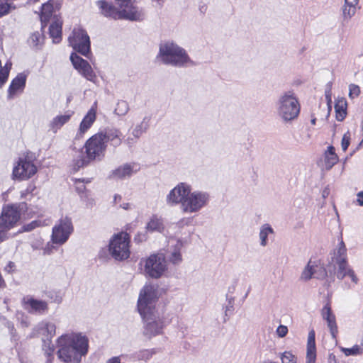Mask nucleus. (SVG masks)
I'll list each match as a JSON object with an SVG mask.
<instances>
[{"label":"nucleus","instance_id":"obj_11","mask_svg":"<svg viewBox=\"0 0 363 363\" xmlns=\"http://www.w3.org/2000/svg\"><path fill=\"white\" fill-rule=\"evenodd\" d=\"M74 228L70 218L64 217L60 219L52 228L51 240L52 243L62 245L69 239Z\"/></svg>","mask_w":363,"mask_h":363},{"label":"nucleus","instance_id":"obj_16","mask_svg":"<svg viewBox=\"0 0 363 363\" xmlns=\"http://www.w3.org/2000/svg\"><path fill=\"white\" fill-rule=\"evenodd\" d=\"M35 332L42 337L44 342L50 343L51 339L55 335L56 325L51 322L42 321L35 328Z\"/></svg>","mask_w":363,"mask_h":363},{"label":"nucleus","instance_id":"obj_29","mask_svg":"<svg viewBox=\"0 0 363 363\" xmlns=\"http://www.w3.org/2000/svg\"><path fill=\"white\" fill-rule=\"evenodd\" d=\"M333 261L335 264L347 261V248L342 240H341L334 250Z\"/></svg>","mask_w":363,"mask_h":363},{"label":"nucleus","instance_id":"obj_53","mask_svg":"<svg viewBox=\"0 0 363 363\" xmlns=\"http://www.w3.org/2000/svg\"><path fill=\"white\" fill-rule=\"evenodd\" d=\"M52 352H53V350H50V351L49 352H48V357H47V360H46L45 363H52V361L54 359Z\"/></svg>","mask_w":363,"mask_h":363},{"label":"nucleus","instance_id":"obj_18","mask_svg":"<svg viewBox=\"0 0 363 363\" xmlns=\"http://www.w3.org/2000/svg\"><path fill=\"white\" fill-rule=\"evenodd\" d=\"M334 267L335 274L338 279L342 280L345 277H349L352 282L357 284L359 279L347 261L335 264Z\"/></svg>","mask_w":363,"mask_h":363},{"label":"nucleus","instance_id":"obj_20","mask_svg":"<svg viewBox=\"0 0 363 363\" xmlns=\"http://www.w3.org/2000/svg\"><path fill=\"white\" fill-rule=\"evenodd\" d=\"M96 117V103L91 107L82 119L78 130L77 135H84L92 125Z\"/></svg>","mask_w":363,"mask_h":363},{"label":"nucleus","instance_id":"obj_47","mask_svg":"<svg viewBox=\"0 0 363 363\" xmlns=\"http://www.w3.org/2000/svg\"><path fill=\"white\" fill-rule=\"evenodd\" d=\"M9 230L4 229V227L0 225V243L9 238Z\"/></svg>","mask_w":363,"mask_h":363},{"label":"nucleus","instance_id":"obj_59","mask_svg":"<svg viewBox=\"0 0 363 363\" xmlns=\"http://www.w3.org/2000/svg\"><path fill=\"white\" fill-rule=\"evenodd\" d=\"M310 137H311V135L308 134V135H307L308 139H309V138H310Z\"/></svg>","mask_w":363,"mask_h":363},{"label":"nucleus","instance_id":"obj_13","mask_svg":"<svg viewBox=\"0 0 363 363\" xmlns=\"http://www.w3.org/2000/svg\"><path fill=\"white\" fill-rule=\"evenodd\" d=\"M37 172V167L28 157L20 158L17 165L13 167V176L19 179H28Z\"/></svg>","mask_w":363,"mask_h":363},{"label":"nucleus","instance_id":"obj_19","mask_svg":"<svg viewBox=\"0 0 363 363\" xmlns=\"http://www.w3.org/2000/svg\"><path fill=\"white\" fill-rule=\"evenodd\" d=\"M321 315L323 320L327 323V325L330 330L333 338H336L338 333L337 325L336 323L335 315L333 313L329 303H327L321 311Z\"/></svg>","mask_w":363,"mask_h":363},{"label":"nucleus","instance_id":"obj_26","mask_svg":"<svg viewBox=\"0 0 363 363\" xmlns=\"http://www.w3.org/2000/svg\"><path fill=\"white\" fill-rule=\"evenodd\" d=\"M172 242L175 243L171 246L172 249H171L170 254L168 257L169 261L174 265H178L182 262L181 250L183 247V243L180 240H172Z\"/></svg>","mask_w":363,"mask_h":363},{"label":"nucleus","instance_id":"obj_27","mask_svg":"<svg viewBox=\"0 0 363 363\" xmlns=\"http://www.w3.org/2000/svg\"><path fill=\"white\" fill-rule=\"evenodd\" d=\"M26 77L23 74H18L11 82L9 88V98L11 99L18 90L24 88Z\"/></svg>","mask_w":363,"mask_h":363},{"label":"nucleus","instance_id":"obj_58","mask_svg":"<svg viewBox=\"0 0 363 363\" xmlns=\"http://www.w3.org/2000/svg\"><path fill=\"white\" fill-rule=\"evenodd\" d=\"M315 121H316V118H313L311 119V122L313 125H315Z\"/></svg>","mask_w":363,"mask_h":363},{"label":"nucleus","instance_id":"obj_8","mask_svg":"<svg viewBox=\"0 0 363 363\" xmlns=\"http://www.w3.org/2000/svg\"><path fill=\"white\" fill-rule=\"evenodd\" d=\"M140 264L146 277L157 279L163 277L168 269L165 255L163 253H153L142 259Z\"/></svg>","mask_w":363,"mask_h":363},{"label":"nucleus","instance_id":"obj_6","mask_svg":"<svg viewBox=\"0 0 363 363\" xmlns=\"http://www.w3.org/2000/svg\"><path fill=\"white\" fill-rule=\"evenodd\" d=\"M96 5L99 9V13L105 17L113 19H126L130 21H141L143 19L144 14L138 8L125 7L117 9L105 0L96 1Z\"/></svg>","mask_w":363,"mask_h":363},{"label":"nucleus","instance_id":"obj_55","mask_svg":"<svg viewBox=\"0 0 363 363\" xmlns=\"http://www.w3.org/2000/svg\"><path fill=\"white\" fill-rule=\"evenodd\" d=\"M121 199H122L121 196L116 194L114 196L113 203L115 204H117L121 201Z\"/></svg>","mask_w":363,"mask_h":363},{"label":"nucleus","instance_id":"obj_40","mask_svg":"<svg viewBox=\"0 0 363 363\" xmlns=\"http://www.w3.org/2000/svg\"><path fill=\"white\" fill-rule=\"evenodd\" d=\"M344 353L347 355H356L362 352V349L359 345H354L351 348L343 349Z\"/></svg>","mask_w":363,"mask_h":363},{"label":"nucleus","instance_id":"obj_49","mask_svg":"<svg viewBox=\"0 0 363 363\" xmlns=\"http://www.w3.org/2000/svg\"><path fill=\"white\" fill-rule=\"evenodd\" d=\"M137 242H142L147 240V235L145 233H138L134 238Z\"/></svg>","mask_w":363,"mask_h":363},{"label":"nucleus","instance_id":"obj_9","mask_svg":"<svg viewBox=\"0 0 363 363\" xmlns=\"http://www.w3.org/2000/svg\"><path fill=\"white\" fill-rule=\"evenodd\" d=\"M130 236L126 233L115 235L109 243V252L117 260L126 259L130 256Z\"/></svg>","mask_w":363,"mask_h":363},{"label":"nucleus","instance_id":"obj_22","mask_svg":"<svg viewBox=\"0 0 363 363\" xmlns=\"http://www.w3.org/2000/svg\"><path fill=\"white\" fill-rule=\"evenodd\" d=\"M49 27L50 37L52 39L54 43H58L62 40V21L60 16H55L53 21H50Z\"/></svg>","mask_w":363,"mask_h":363},{"label":"nucleus","instance_id":"obj_42","mask_svg":"<svg viewBox=\"0 0 363 363\" xmlns=\"http://www.w3.org/2000/svg\"><path fill=\"white\" fill-rule=\"evenodd\" d=\"M74 187H75L76 191L79 194H84L86 190V186L84 185V180L75 179L74 180Z\"/></svg>","mask_w":363,"mask_h":363},{"label":"nucleus","instance_id":"obj_23","mask_svg":"<svg viewBox=\"0 0 363 363\" xmlns=\"http://www.w3.org/2000/svg\"><path fill=\"white\" fill-rule=\"evenodd\" d=\"M358 4L359 0H344V4L342 6L343 22L348 23L355 15Z\"/></svg>","mask_w":363,"mask_h":363},{"label":"nucleus","instance_id":"obj_43","mask_svg":"<svg viewBox=\"0 0 363 363\" xmlns=\"http://www.w3.org/2000/svg\"><path fill=\"white\" fill-rule=\"evenodd\" d=\"M276 333L279 337H284L288 333V328L286 325H280L277 328Z\"/></svg>","mask_w":363,"mask_h":363},{"label":"nucleus","instance_id":"obj_32","mask_svg":"<svg viewBox=\"0 0 363 363\" xmlns=\"http://www.w3.org/2000/svg\"><path fill=\"white\" fill-rule=\"evenodd\" d=\"M338 162V157L335 152V147L329 146L325 153V165L326 169H330Z\"/></svg>","mask_w":363,"mask_h":363},{"label":"nucleus","instance_id":"obj_5","mask_svg":"<svg viewBox=\"0 0 363 363\" xmlns=\"http://www.w3.org/2000/svg\"><path fill=\"white\" fill-rule=\"evenodd\" d=\"M86 156L82 152H79L74 160V169L79 170L87 165L90 161L101 160L104 156L106 149V142L102 140V135L96 133L86 140L84 145Z\"/></svg>","mask_w":363,"mask_h":363},{"label":"nucleus","instance_id":"obj_2","mask_svg":"<svg viewBox=\"0 0 363 363\" xmlns=\"http://www.w3.org/2000/svg\"><path fill=\"white\" fill-rule=\"evenodd\" d=\"M211 201L209 192L204 190H193L188 182H179L169 191L166 196V203L169 206L179 205L182 213L193 214L200 212Z\"/></svg>","mask_w":363,"mask_h":363},{"label":"nucleus","instance_id":"obj_38","mask_svg":"<svg viewBox=\"0 0 363 363\" xmlns=\"http://www.w3.org/2000/svg\"><path fill=\"white\" fill-rule=\"evenodd\" d=\"M282 363H296L297 359L291 352L286 351L281 354Z\"/></svg>","mask_w":363,"mask_h":363},{"label":"nucleus","instance_id":"obj_35","mask_svg":"<svg viewBox=\"0 0 363 363\" xmlns=\"http://www.w3.org/2000/svg\"><path fill=\"white\" fill-rule=\"evenodd\" d=\"M315 267L316 265L315 264V263L310 260L306 265V267L303 268L300 276V280L303 281H307L310 280L313 277V275L315 274Z\"/></svg>","mask_w":363,"mask_h":363},{"label":"nucleus","instance_id":"obj_54","mask_svg":"<svg viewBox=\"0 0 363 363\" xmlns=\"http://www.w3.org/2000/svg\"><path fill=\"white\" fill-rule=\"evenodd\" d=\"M233 308V303L229 301L228 304L225 306V315L228 316V311H231Z\"/></svg>","mask_w":363,"mask_h":363},{"label":"nucleus","instance_id":"obj_46","mask_svg":"<svg viewBox=\"0 0 363 363\" xmlns=\"http://www.w3.org/2000/svg\"><path fill=\"white\" fill-rule=\"evenodd\" d=\"M118 2L119 6L121 8L125 7L128 9L129 8H137L136 6H133L131 0H116Z\"/></svg>","mask_w":363,"mask_h":363},{"label":"nucleus","instance_id":"obj_1","mask_svg":"<svg viewBox=\"0 0 363 363\" xmlns=\"http://www.w3.org/2000/svg\"><path fill=\"white\" fill-rule=\"evenodd\" d=\"M157 286L148 284L140 290L138 300V311L143 320V335L150 339L162 333L164 321L155 308Z\"/></svg>","mask_w":363,"mask_h":363},{"label":"nucleus","instance_id":"obj_4","mask_svg":"<svg viewBox=\"0 0 363 363\" xmlns=\"http://www.w3.org/2000/svg\"><path fill=\"white\" fill-rule=\"evenodd\" d=\"M157 60L165 65L175 67H186L195 65L186 50L172 40L160 44Z\"/></svg>","mask_w":363,"mask_h":363},{"label":"nucleus","instance_id":"obj_14","mask_svg":"<svg viewBox=\"0 0 363 363\" xmlns=\"http://www.w3.org/2000/svg\"><path fill=\"white\" fill-rule=\"evenodd\" d=\"M70 60L78 72L85 77L87 80L94 82L96 78V74L92 69L90 64L76 53H72Z\"/></svg>","mask_w":363,"mask_h":363},{"label":"nucleus","instance_id":"obj_41","mask_svg":"<svg viewBox=\"0 0 363 363\" xmlns=\"http://www.w3.org/2000/svg\"><path fill=\"white\" fill-rule=\"evenodd\" d=\"M350 143V133L347 131L343 135L341 146L343 151H346Z\"/></svg>","mask_w":363,"mask_h":363},{"label":"nucleus","instance_id":"obj_21","mask_svg":"<svg viewBox=\"0 0 363 363\" xmlns=\"http://www.w3.org/2000/svg\"><path fill=\"white\" fill-rule=\"evenodd\" d=\"M139 164L135 162L126 163L116 169L112 175L115 178L123 179L130 177L133 174L139 171Z\"/></svg>","mask_w":363,"mask_h":363},{"label":"nucleus","instance_id":"obj_48","mask_svg":"<svg viewBox=\"0 0 363 363\" xmlns=\"http://www.w3.org/2000/svg\"><path fill=\"white\" fill-rule=\"evenodd\" d=\"M16 264L13 262L9 261L4 271L9 274H12L16 271Z\"/></svg>","mask_w":363,"mask_h":363},{"label":"nucleus","instance_id":"obj_36","mask_svg":"<svg viewBox=\"0 0 363 363\" xmlns=\"http://www.w3.org/2000/svg\"><path fill=\"white\" fill-rule=\"evenodd\" d=\"M129 109L128 102L124 100H120L116 103L113 113L118 116H124L128 113Z\"/></svg>","mask_w":363,"mask_h":363},{"label":"nucleus","instance_id":"obj_30","mask_svg":"<svg viewBox=\"0 0 363 363\" xmlns=\"http://www.w3.org/2000/svg\"><path fill=\"white\" fill-rule=\"evenodd\" d=\"M347 103L344 97L338 98L335 104L336 119L338 121H342L347 115Z\"/></svg>","mask_w":363,"mask_h":363},{"label":"nucleus","instance_id":"obj_44","mask_svg":"<svg viewBox=\"0 0 363 363\" xmlns=\"http://www.w3.org/2000/svg\"><path fill=\"white\" fill-rule=\"evenodd\" d=\"M151 355V352L147 350H145L140 351L138 354L137 357L138 359L147 360L150 358Z\"/></svg>","mask_w":363,"mask_h":363},{"label":"nucleus","instance_id":"obj_37","mask_svg":"<svg viewBox=\"0 0 363 363\" xmlns=\"http://www.w3.org/2000/svg\"><path fill=\"white\" fill-rule=\"evenodd\" d=\"M28 43L30 46L38 48L43 43V34L39 31L33 33L28 38Z\"/></svg>","mask_w":363,"mask_h":363},{"label":"nucleus","instance_id":"obj_25","mask_svg":"<svg viewBox=\"0 0 363 363\" xmlns=\"http://www.w3.org/2000/svg\"><path fill=\"white\" fill-rule=\"evenodd\" d=\"M316 359V348L315 342V332L308 333L306 351V363H315Z\"/></svg>","mask_w":363,"mask_h":363},{"label":"nucleus","instance_id":"obj_50","mask_svg":"<svg viewBox=\"0 0 363 363\" xmlns=\"http://www.w3.org/2000/svg\"><path fill=\"white\" fill-rule=\"evenodd\" d=\"M138 138H135L132 135L127 138V139L125 140V143L129 147L133 146L137 141Z\"/></svg>","mask_w":363,"mask_h":363},{"label":"nucleus","instance_id":"obj_17","mask_svg":"<svg viewBox=\"0 0 363 363\" xmlns=\"http://www.w3.org/2000/svg\"><path fill=\"white\" fill-rule=\"evenodd\" d=\"M23 303L25 309L30 313L43 314L48 311V304L45 301L28 297L23 299Z\"/></svg>","mask_w":363,"mask_h":363},{"label":"nucleus","instance_id":"obj_33","mask_svg":"<svg viewBox=\"0 0 363 363\" xmlns=\"http://www.w3.org/2000/svg\"><path fill=\"white\" fill-rule=\"evenodd\" d=\"M163 229L162 220L157 216H152L146 225V230L149 232H162Z\"/></svg>","mask_w":363,"mask_h":363},{"label":"nucleus","instance_id":"obj_3","mask_svg":"<svg viewBox=\"0 0 363 363\" xmlns=\"http://www.w3.org/2000/svg\"><path fill=\"white\" fill-rule=\"evenodd\" d=\"M59 359L65 363H79L89 349V339L82 333H67L57 339Z\"/></svg>","mask_w":363,"mask_h":363},{"label":"nucleus","instance_id":"obj_10","mask_svg":"<svg viewBox=\"0 0 363 363\" xmlns=\"http://www.w3.org/2000/svg\"><path fill=\"white\" fill-rule=\"evenodd\" d=\"M26 203L12 204L4 207L0 216V225L4 229L11 230L18 222L21 213L26 208Z\"/></svg>","mask_w":363,"mask_h":363},{"label":"nucleus","instance_id":"obj_28","mask_svg":"<svg viewBox=\"0 0 363 363\" xmlns=\"http://www.w3.org/2000/svg\"><path fill=\"white\" fill-rule=\"evenodd\" d=\"M71 116L72 113H70L55 116L49 123L50 130L55 133H57L59 129L70 120Z\"/></svg>","mask_w":363,"mask_h":363},{"label":"nucleus","instance_id":"obj_24","mask_svg":"<svg viewBox=\"0 0 363 363\" xmlns=\"http://www.w3.org/2000/svg\"><path fill=\"white\" fill-rule=\"evenodd\" d=\"M59 16L57 14V11L53 6L51 1H48L42 6L40 20L42 23V28L45 26L47 23L53 21L54 17Z\"/></svg>","mask_w":363,"mask_h":363},{"label":"nucleus","instance_id":"obj_12","mask_svg":"<svg viewBox=\"0 0 363 363\" xmlns=\"http://www.w3.org/2000/svg\"><path fill=\"white\" fill-rule=\"evenodd\" d=\"M69 43L73 49L85 57L90 52V40L86 32L81 28H75L72 35L69 37Z\"/></svg>","mask_w":363,"mask_h":363},{"label":"nucleus","instance_id":"obj_7","mask_svg":"<svg viewBox=\"0 0 363 363\" xmlns=\"http://www.w3.org/2000/svg\"><path fill=\"white\" fill-rule=\"evenodd\" d=\"M276 107L278 116L285 123L295 120L300 113L299 102L292 91H287L280 95L276 103Z\"/></svg>","mask_w":363,"mask_h":363},{"label":"nucleus","instance_id":"obj_15","mask_svg":"<svg viewBox=\"0 0 363 363\" xmlns=\"http://www.w3.org/2000/svg\"><path fill=\"white\" fill-rule=\"evenodd\" d=\"M98 133L102 135V140L106 142V144L108 143L113 147H117L122 143L123 134L118 128H106Z\"/></svg>","mask_w":363,"mask_h":363},{"label":"nucleus","instance_id":"obj_52","mask_svg":"<svg viewBox=\"0 0 363 363\" xmlns=\"http://www.w3.org/2000/svg\"><path fill=\"white\" fill-rule=\"evenodd\" d=\"M325 98H326V100H327V104H328V108L330 109L331 108V104H332V97H331V91H330V90H328V91H325Z\"/></svg>","mask_w":363,"mask_h":363},{"label":"nucleus","instance_id":"obj_56","mask_svg":"<svg viewBox=\"0 0 363 363\" xmlns=\"http://www.w3.org/2000/svg\"><path fill=\"white\" fill-rule=\"evenodd\" d=\"M120 207L125 210L130 209V204L128 203H123L120 205Z\"/></svg>","mask_w":363,"mask_h":363},{"label":"nucleus","instance_id":"obj_45","mask_svg":"<svg viewBox=\"0 0 363 363\" xmlns=\"http://www.w3.org/2000/svg\"><path fill=\"white\" fill-rule=\"evenodd\" d=\"M38 226L37 221H32L30 223L25 225L22 227V230H19V233L29 232Z\"/></svg>","mask_w":363,"mask_h":363},{"label":"nucleus","instance_id":"obj_39","mask_svg":"<svg viewBox=\"0 0 363 363\" xmlns=\"http://www.w3.org/2000/svg\"><path fill=\"white\" fill-rule=\"evenodd\" d=\"M360 94V88L358 85L351 84L349 86V97L350 99H354L357 97Z\"/></svg>","mask_w":363,"mask_h":363},{"label":"nucleus","instance_id":"obj_57","mask_svg":"<svg viewBox=\"0 0 363 363\" xmlns=\"http://www.w3.org/2000/svg\"><path fill=\"white\" fill-rule=\"evenodd\" d=\"M329 194V191L327 190V189H325L323 191V196L324 198H325L326 196H328Z\"/></svg>","mask_w":363,"mask_h":363},{"label":"nucleus","instance_id":"obj_34","mask_svg":"<svg viewBox=\"0 0 363 363\" xmlns=\"http://www.w3.org/2000/svg\"><path fill=\"white\" fill-rule=\"evenodd\" d=\"M274 233L273 228L270 226L269 224H264L260 227L259 233V238L260 240V245L262 247H265L268 244V236L270 234Z\"/></svg>","mask_w":363,"mask_h":363},{"label":"nucleus","instance_id":"obj_31","mask_svg":"<svg viewBox=\"0 0 363 363\" xmlns=\"http://www.w3.org/2000/svg\"><path fill=\"white\" fill-rule=\"evenodd\" d=\"M150 118L149 116H145L142 121L135 125L131 133L132 135L135 138H140L143 134L146 133L150 127Z\"/></svg>","mask_w":363,"mask_h":363},{"label":"nucleus","instance_id":"obj_51","mask_svg":"<svg viewBox=\"0 0 363 363\" xmlns=\"http://www.w3.org/2000/svg\"><path fill=\"white\" fill-rule=\"evenodd\" d=\"M357 203L359 206H363V191L358 192L357 194Z\"/></svg>","mask_w":363,"mask_h":363}]
</instances>
